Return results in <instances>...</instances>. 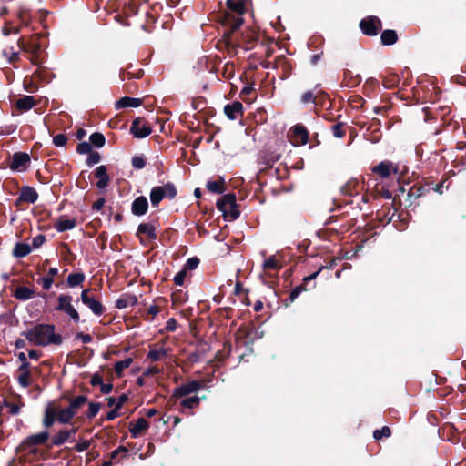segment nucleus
Returning <instances> with one entry per match:
<instances>
[{"instance_id": "4be33fe9", "label": "nucleus", "mask_w": 466, "mask_h": 466, "mask_svg": "<svg viewBox=\"0 0 466 466\" xmlns=\"http://www.w3.org/2000/svg\"><path fill=\"white\" fill-rule=\"evenodd\" d=\"M142 104L139 98L124 96L116 103V108L120 109L124 107H138Z\"/></svg>"}, {"instance_id": "c756f323", "label": "nucleus", "mask_w": 466, "mask_h": 466, "mask_svg": "<svg viewBox=\"0 0 466 466\" xmlns=\"http://www.w3.org/2000/svg\"><path fill=\"white\" fill-rule=\"evenodd\" d=\"M35 106V100L33 96H25L16 101V106L21 111H27Z\"/></svg>"}, {"instance_id": "aec40b11", "label": "nucleus", "mask_w": 466, "mask_h": 466, "mask_svg": "<svg viewBox=\"0 0 466 466\" xmlns=\"http://www.w3.org/2000/svg\"><path fill=\"white\" fill-rule=\"evenodd\" d=\"M76 414L71 410L69 407L57 410L56 409V421L61 424H68Z\"/></svg>"}, {"instance_id": "2f4dec72", "label": "nucleus", "mask_w": 466, "mask_h": 466, "mask_svg": "<svg viewBox=\"0 0 466 466\" xmlns=\"http://www.w3.org/2000/svg\"><path fill=\"white\" fill-rule=\"evenodd\" d=\"M87 401V398L86 396L80 395L76 398H73L69 401V408L71 410L76 414L77 410Z\"/></svg>"}, {"instance_id": "bb28decb", "label": "nucleus", "mask_w": 466, "mask_h": 466, "mask_svg": "<svg viewBox=\"0 0 466 466\" xmlns=\"http://www.w3.org/2000/svg\"><path fill=\"white\" fill-rule=\"evenodd\" d=\"M32 251V248L29 244L26 243H16L14 249L13 255L15 258H25Z\"/></svg>"}, {"instance_id": "20e7f679", "label": "nucleus", "mask_w": 466, "mask_h": 466, "mask_svg": "<svg viewBox=\"0 0 466 466\" xmlns=\"http://www.w3.org/2000/svg\"><path fill=\"white\" fill-rule=\"evenodd\" d=\"M55 309L66 313L74 322L77 323L80 320L79 314L75 307L72 305V297L68 294H60L57 298V305Z\"/></svg>"}, {"instance_id": "4d7b16f0", "label": "nucleus", "mask_w": 466, "mask_h": 466, "mask_svg": "<svg viewBox=\"0 0 466 466\" xmlns=\"http://www.w3.org/2000/svg\"><path fill=\"white\" fill-rule=\"evenodd\" d=\"M119 453H122L124 456H126L128 453V450L126 447H124V446L118 447L117 449H116L115 451H113L111 452V455H110L111 459L116 458V456Z\"/></svg>"}, {"instance_id": "ddd939ff", "label": "nucleus", "mask_w": 466, "mask_h": 466, "mask_svg": "<svg viewBox=\"0 0 466 466\" xmlns=\"http://www.w3.org/2000/svg\"><path fill=\"white\" fill-rule=\"evenodd\" d=\"M29 161L30 157L26 153H15L13 157L11 168L15 170H21L26 167Z\"/></svg>"}, {"instance_id": "f8f14e48", "label": "nucleus", "mask_w": 466, "mask_h": 466, "mask_svg": "<svg viewBox=\"0 0 466 466\" xmlns=\"http://www.w3.org/2000/svg\"><path fill=\"white\" fill-rule=\"evenodd\" d=\"M132 212L136 216H142L147 213L148 202L146 197H138L132 203Z\"/></svg>"}, {"instance_id": "680f3d73", "label": "nucleus", "mask_w": 466, "mask_h": 466, "mask_svg": "<svg viewBox=\"0 0 466 466\" xmlns=\"http://www.w3.org/2000/svg\"><path fill=\"white\" fill-rule=\"evenodd\" d=\"M301 100L303 103H310V102H314L315 101V98H314V96L312 94L311 91H308V92H305L302 96H301Z\"/></svg>"}, {"instance_id": "bf43d9fd", "label": "nucleus", "mask_w": 466, "mask_h": 466, "mask_svg": "<svg viewBox=\"0 0 466 466\" xmlns=\"http://www.w3.org/2000/svg\"><path fill=\"white\" fill-rule=\"evenodd\" d=\"M176 329H177V321H176V319H173V318H172V319H169L167 321V323H166L165 329H166L167 331H170V332H172V331H175V330H176Z\"/></svg>"}, {"instance_id": "09e8293b", "label": "nucleus", "mask_w": 466, "mask_h": 466, "mask_svg": "<svg viewBox=\"0 0 466 466\" xmlns=\"http://www.w3.org/2000/svg\"><path fill=\"white\" fill-rule=\"evenodd\" d=\"M357 181H349L344 187H341V192L345 195L353 194V189L357 186Z\"/></svg>"}, {"instance_id": "f03ea898", "label": "nucleus", "mask_w": 466, "mask_h": 466, "mask_svg": "<svg viewBox=\"0 0 466 466\" xmlns=\"http://www.w3.org/2000/svg\"><path fill=\"white\" fill-rule=\"evenodd\" d=\"M48 439H49L48 431H41V432L30 435L27 438H25L21 444V448L27 454L42 456L43 451H41L39 449H37L36 445H41V444L46 443Z\"/></svg>"}, {"instance_id": "79ce46f5", "label": "nucleus", "mask_w": 466, "mask_h": 466, "mask_svg": "<svg viewBox=\"0 0 466 466\" xmlns=\"http://www.w3.org/2000/svg\"><path fill=\"white\" fill-rule=\"evenodd\" d=\"M199 398L198 397H190V398H187L185 400H183L180 403V405L183 407V408H188V409H192V408H195L198 405L199 403Z\"/></svg>"}, {"instance_id": "72a5a7b5", "label": "nucleus", "mask_w": 466, "mask_h": 466, "mask_svg": "<svg viewBox=\"0 0 466 466\" xmlns=\"http://www.w3.org/2000/svg\"><path fill=\"white\" fill-rule=\"evenodd\" d=\"M18 382L24 388H26V387H28L30 385V370H29V368H27V369H19Z\"/></svg>"}, {"instance_id": "5fc2aeb1", "label": "nucleus", "mask_w": 466, "mask_h": 466, "mask_svg": "<svg viewBox=\"0 0 466 466\" xmlns=\"http://www.w3.org/2000/svg\"><path fill=\"white\" fill-rule=\"evenodd\" d=\"M91 149V145L87 142H82L77 146V152L80 154H89Z\"/></svg>"}, {"instance_id": "f704fd0d", "label": "nucleus", "mask_w": 466, "mask_h": 466, "mask_svg": "<svg viewBox=\"0 0 466 466\" xmlns=\"http://www.w3.org/2000/svg\"><path fill=\"white\" fill-rule=\"evenodd\" d=\"M84 280L85 275L83 273H74L67 277V284L71 288L80 285Z\"/></svg>"}, {"instance_id": "338daca9", "label": "nucleus", "mask_w": 466, "mask_h": 466, "mask_svg": "<svg viewBox=\"0 0 466 466\" xmlns=\"http://www.w3.org/2000/svg\"><path fill=\"white\" fill-rule=\"evenodd\" d=\"M113 386L110 383H104L100 385V390L104 394H108L112 391Z\"/></svg>"}, {"instance_id": "ea45409f", "label": "nucleus", "mask_w": 466, "mask_h": 466, "mask_svg": "<svg viewBox=\"0 0 466 466\" xmlns=\"http://www.w3.org/2000/svg\"><path fill=\"white\" fill-rule=\"evenodd\" d=\"M207 188L213 193H221L223 191V182L218 180L208 181Z\"/></svg>"}, {"instance_id": "7ed1b4c3", "label": "nucleus", "mask_w": 466, "mask_h": 466, "mask_svg": "<svg viewBox=\"0 0 466 466\" xmlns=\"http://www.w3.org/2000/svg\"><path fill=\"white\" fill-rule=\"evenodd\" d=\"M177 189L171 183H167L161 187H154L150 192V201L153 207H157L160 201L167 197L169 198H175Z\"/></svg>"}, {"instance_id": "7c9ffc66", "label": "nucleus", "mask_w": 466, "mask_h": 466, "mask_svg": "<svg viewBox=\"0 0 466 466\" xmlns=\"http://www.w3.org/2000/svg\"><path fill=\"white\" fill-rule=\"evenodd\" d=\"M25 406L24 402L18 401L16 403L11 402L8 400H5L2 408H5L7 410V412L11 415H17L20 412V410Z\"/></svg>"}, {"instance_id": "4c0bfd02", "label": "nucleus", "mask_w": 466, "mask_h": 466, "mask_svg": "<svg viewBox=\"0 0 466 466\" xmlns=\"http://www.w3.org/2000/svg\"><path fill=\"white\" fill-rule=\"evenodd\" d=\"M223 216L228 220H235L239 217V211L237 208L236 202L227 209L226 213H223Z\"/></svg>"}, {"instance_id": "de8ad7c7", "label": "nucleus", "mask_w": 466, "mask_h": 466, "mask_svg": "<svg viewBox=\"0 0 466 466\" xmlns=\"http://www.w3.org/2000/svg\"><path fill=\"white\" fill-rule=\"evenodd\" d=\"M390 435V430L387 426H384L381 430H376L373 432V437L376 440H380L382 437H389Z\"/></svg>"}, {"instance_id": "b1692460", "label": "nucleus", "mask_w": 466, "mask_h": 466, "mask_svg": "<svg viewBox=\"0 0 466 466\" xmlns=\"http://www.w3.org/2000/svg\"><path fill=\"white\" fill-rule=\"evenodd\" d=\"M35 296V291L27 287L19 286L14 292V297L19 300H28Z\"/></svg>"}, {"instance_id": "774afa93", "label": "nucleus", "mask_w": 466, "mask_h": 466, "mask_svg": "<svg viewBox=\"0 0 466 466\" xmlns=\"http://www.w3.org/2000/svg\"><path fill=\"white\" fill-rule=\"evenodd\" d=\"M160 372V370L157 366L149 367L145 372L144 375L150 376L154 374H157Z\"/></svg>"}, {"instance_id": "473e14b6", "label": "nucleus", "mask_w": 466, "mask_h": 466, "mask_svg": "<svg viewBox=\"0 0 466 466\" xmlns=\"http://www.w3.org/2000/svg\"><path fill=\"white\" fill-rule=\"evenodd\" d=\"M383 45H392L397 41V34L393 30H385L380 35Z\"/></svg>"}, {"instance_id": "5701e85b", "label": "nucleus", "mask_w": 466, "mask_h": 466, "mask_svg": "<svg viewBox=\"0 0 466 466\" xmlns=\"http://www.w3.org/2000/svg\"><path fill=\"white\" fill-rule=\"evenodd\" d=\"M58 274V269L56 268H51L48 269V272L46 277H43L37 280L39 284L42 285V288L46 290L49 289L52 287L54 282V277Z\"/></svg>"}, {"instance_id": "0eeeda50", "label": "nucleus", "mask_w": 466, "mask_h": 466, "mask_svg": "<svg viewBox=\"0 0 466 466\" xmlns=\"http://www.w3.org/2000/svg\"><path fill=\"white\" fill-rule=\"evenodd\" d=\"M360 26L365 35H376L381 29V23L376 16H369L360 21Z\"/></svg>"}, {"instance_id": "a878e982", "label": "nucleus", "mask_w": 466, "mask_h": 466, "mask_svg": "<svg viewBox=\"0 0 466 466\" xmlns=\"http://www.w3.org/2000/svg\"><path fill=\"white\" fill-rule=\"evenodd\" d=\"M76 227V220L74 218H60L55 223V228L58 232H64L73 229Z\"/></svg>"}, {"instance_id": "13d9d810", "label": "nucleus", "mask_w": 466, "mask_h": 466, "mask_svg": "<svg viewBox=\"0 0 466 466\" xmlns=\"http://www.w3.org/2000/svg\"><path fill=\"white\" fill-rule=\"evenodd\" d=\"M332 132L336 137H342L345 135V132L343 131L342 126L340 124L333 126Z\"/></svg>"}, {"instance_id": "3c124183", "label": "nucleus", "mask_w": 466, "mask_h": 466, "mask_svg": "<svg viewBox=\"0 0 466 466\" xmlns=\"http://www.w3.org/2000/svg\"><path fill=\"white\" fill-rule=\"evenodd\" d=\"M66 137L62 134H58L53 137V143L56 147H63L66 145Z\"/></svg>"}, {"instance_id": "6e6d98bb", "label": "nucleus", "mask_w": 466, "mask_h": 466, "mask_svg": "<svg viewBox=\"0 0 466 466\" xmlns=\"http://www.w3.org/2000/svg\"><path fill=\"white\" fill-rule=\"evenodd\" d=\"M91 442L89 441H81L76 444L75 450L78 452L86 451L90 447Z\"/></svg>"}, {"instance_id": "1a4fd4ad", "label": "nucleus", "mask_w": 466, "mask_h": 466, "mask_svg": "<svg viewBox=\"0 0 466 466\" xmlns=\"http://www.w3.org/2000/svg\"><path fill=\"white\" fill-rule=\"evenodd\" d=\"M202 388V384L197 380H192L188 383L182 384L174 390V396L184 397L188 394L194 393Z\"/></svg>"}, {"instance_id": "e2e57ef3", "label": "nucleus", "mask_w": 466, "mask_h": 466, "mask_svg": "<svg viewBox=\"0 0 466 466\" xmlns=\"http://www.w3.org/2000/svg\"><path fill=\"white\" fill-rule=\"evenodd\" d=\"M76 339H80L83 343H89L92 341V337L89 334L79 332L76 335Z\"/></svg>"}, {"instance_id": "9d476101", "label": "nucleus", "mask_w": 466, "mask_h": 466, "mask_svg": "<svg viewBox=\"0 0 466 466\" xmlns=\"http://www.w3.org/2000/svg\"><path fill=\"white\" fill-rule=\"evenodd\" d=\"M372 171L378 174L380 177H389L392 173H397V167L389 161H382L378 166L372 168Z\"/></svg>"}, {"instance_id": "8fccbe9b", "label": "nucleus", "mask_w": 466, "mask_h": 466, "mask_svg": "<svg viewBox=\"0 0 466 466\" xmlns=\"http://www.w3.org/2000/svg\"><path fill=\"white\" fill-rule=\"evenodd\" d=\"M187 272V271L184 268L177 272L174 277V282L178 286H182L184 284Z\"/></svg>"}, {"instance_id": "f3484780", "label": "nucleus", "mask_w": 466, "mask_h": 466, "mask_svg": "<svg viewBox=\"0 0 466 466\" xmlns=\"http://www.w3.org/2000/svg\"><path fill=\"white\" fill-rule=\"evenodd\" d=\"M236 202V197L234 194L224 195L221 198L217 201V208L223 213L227 212L234 203Z\"/></svg>"}, {"instance_id": "6ab92c4d", "label": "nucleus", "mask_w": 466, "mask_h": 466, "mask_svg": "<svg viewBox=\"0 0 466 466\" xmlns=\"http://www.w3.org/2000/svg\"><path fill=\"white\" fill-rule=\"evenodd\" d=\"M137 303L136 296L131 294H123L116 301V307L119 309H126L127 307L135 306Z\"/></svg>"}, {"instance_id": "a18cd8bd", "label": "nucleus", "mask_w": 466, "mask_h": 466, "mask_svg": "<svg viewBox=\"0 0 466 466\" xmlns=\"http://www.w3.org/2000/svg\"><path fill=\"white\" fill-rule=\"evenodd\" d=\"M2 32L5 35H9L12 33L18 34L20 32L19 26H14L12 23H5L4 25Z\"/></svg>"}, {"instance_id": "2eb2a0df", "label": "nucleus", "mask_w": 466, "mask_h": 466, "mask_svg": "<svg viewBox=\"0 0 466 466\" xmlns=\"http://www.w3.org/2000/svg\"><path fill=\"white\" fill-rule=\"evenodd\" d=\"M95 175H96V177L98 179L97 183H96V187L99 189L105 188L108 185V182H109V177L106 172V167L103 165L99 166L98 167H96Z\"/></svg>"}, {"instance_id": "37998d69", "label": "nucleus", "mask_w": 466, "mask_h": 466, "mask_svg": "<svg viewBox=\"0 0 466 466\" xmlns=\"http://www.w3.org/2000/svg\"><path fill=\"white\" fill-rule=\"evenodd\" d=\"M101 408L100 403L96 402H90L88 405V410L86 411V417L88 419H92L96 416V414L99 412Z\"/></svg>"}, {"instance_id": "c03bdc74", "label": "nucleus", "mask_w": 466, "mask_h": 466, "mask_svg": "<svg viewBox=\"0 0 466 466\" xmlns=\"http://www.w3.org/2000/svg\"><path fill=\"white\" fill-rule=\"evenodd\" d=\"M105 137L100 133H94L90 136V142L96 147H103L105 145Z\"/></svg>"}, {"instance_id": "6e6552de", "label": "nucleus", "mask_w": 466, "mask_h": 466, "mask_svg": "<svg viewBox=\"0 0 466 466\" xmlns=\"http://www.w3.org/2000/svg\"><path fill=\"white\" fill-rule=\"evenodd\" d=\"M131 133L137 138H144L152 132L151 127L141 118H136L130 128Z\"/></svg>"}, {"instance_id": "052dcab7", "label": "nucleus", "mask_w": 466, "mask_h": 466, "mask_svg": "<svg viewBox=\"0 0 466 466\" xmlns=\"http://www.w3.org/2000/svg\"><path fill=\"white\" fill-rule=\"evenodd\" d=\"M45 242V237L43 235H38L33 238L32 246L34 248H39Z\"/></svg>"}, {"instance_id": "864d4df0", "label": "nucleus", "mask_w": 466, "mask_h": 466, "mask_svg": "<svg viewBox=\"0 0 466 466\" xmlns=\"http://www.w3.org/2000/svg\"><path fill=\"white\" fill-rule=\"evenodd\" d=\"M100 161V155L97 152H90L87 157V165L93 166Z\"/></svg>"}, {"instance_id": "a19ab883", "label": "nucleus", "mask_w": 466, "mask_h": 466, "mask_svg": "<svg viewBox=\"0 0 466 466\" xmlns=\"http://www.w3.org/2000/svg\"><path fill=\"white\" fill-rule=\"evenodd\" d=\"M263 268L265 269H279L280 265L277 258L274 256H271L264 261Z\"/></svg>"}, {"instance_id": "c85d7f7f", "label": "nucleus", "mask_w": 466, "mask_h": 466, "mask_svg": "<svg viewBox=\"0 0 466 466\" xmlns=\"http://www.w3.org/2000/svg\"><path fill=\"white\" fill-rule=\"evenodd\" d=\"M17 18L22 25L27 26L31 22V12L25 6H19L17 11Z\"/></svg>"}, {"instance_id": "c9c22d12", "label": "nucleus", "mask_w": 466, "mask_h": 466, "mask_svg": "<svg viewBox=\"0 0 466 466\" xmlns=\"http://www.w3.org/2000/svg\"><path fill=\"white\" fill-rule=\"evenodd\" d=\"M167 354V351L164 348L151 349L148 351L147 357L153 361H157V360H161Z\"/></svg>"}, {"instance_id": "393cba45", "label": "nucleus", "mask_w": 466, "mask_h": 466, "mask_svg": "<svg viewBox=\"0 0 466 466\" xmlns=\"http://www.w3.org/2000/svg\"><path fill=\"white\" fill-rule=\"evenodd\" d=\"M18 46L22 50L34 55L40 50V45L35 42L33 39L29 42H26L24 37H21L18 40Z\"/></svg>"}, {"instance_id": "69168bd1", "label": "nucleus", "mask_w": 466, "mask_h": 466, "mask_svg": "<svg viewBox=\"0 0 466 466\" xmlns=\"http://www.w3.org/2000/svg\"><path fill=\"white\" fill-rule=\"evenodd\" d=\"M103 382L102 377L98 373H95L90 380L91 385L93 386H100Z\"/></svg>"}, {"instance_id": "cd10ccee", "label": "nucleus", "mask_w": 466, "mask_h": 466, "mask_svg": "<svg viewBox=\"0 0 466 466\" xmlns=\"http://www.w3.org/2000/svg\"><path fill=\"white\" fill-rule=\"evenodd\" d=\"M149 424L144 418H140L137 420L134 426L130 429V432L133 437H137L142 431L148 428Z\"/></svg>"}, {"instance_id": "a211bd4d", "label": "nucleus", "mask_w": 466, "mask_h": 466, "mask_svg": "<svg viewBox=\"0 0 466 466\" xmlns=\"http://www.w3.org/2000/svg\"><path fill=\"white\" fill-rule=\"evenodd\" d=\"M243 109L240 102H233L232 104L226 105L224 112L229 119H237L238 116L241 114Z\"/></svg>"}, {"instance_id": "4468645a", "label": "nucleus", "mask_w": 466, "mask_h": 466, "mask_svg": "<svg viewBox=\"0 0 466 466\" xmlns=\"http://www.w3.org/2000/svg\"><path fill=\"white\" fill-rule=\"evenodd\" d=\"M56 420V408L49 403L44 411L43 425L46 428H50Z\"/></svg>"}, {"instance_id": "423d86ee", "label": "nucleus", "mask_w": 466, "mask_h": 466, "mask_svg": "<svg viewBox=\"0 0 466 466\" xmlns=\"http://www.w3.org/2000/svg\"><path fill=\"white\" fill-rule=\"evenodd\" d=\"M91 289H86L81 292V301L96 316H101L105 312V307L102 303L90 296Z\"/></svg>"}, {"instance_id": "603ef678", "label": "nucleus", "mask_w": 466, "mask_h": 466, "mask_svg": "<svg viewBox=\"0 0 466 466\" xmlns=\"http://www.w3.org/2000/svg\"><path fill=\"white\" fill-rule=\"evenodd\" d=\"M198 263H199V259L198 258H191L187 259V261L184 267V269H186L187 271L195 269L198 266Z\"/></svg>"}, {"instance_id": "e433bc0d", "label": "nucleus", "mask_w": 466, "mask_h": 466, "mask_svg": "<svg viewBox=\"0 0 466 466\" xmlns=\"http://www.w3.org/2000/svg\"><path fill=\"white\" fill-rule=\"evenodd\" d=\"M227 5L230 10L235 11L238 15H241L245 11L244 4L240 1L227 0Z\"/></svg>"}, {"instance_id": "412c9836", "label": "nucleus", "mask_w": 466, "mask_h": 466, "mask_svg": "<svg viewBox=\"0 0 466 466\" xmlns=\"http://www.w3.org/2000/svg\"><path fill=\"white\" fill-rule=\"evenodd\" d=\"M76 432V429H73L71 431L63 430L57 432L52 439V443L55 446H60L64 444L71 435Z\"/></svg>"}, {"instance_id": "9b49d317", "label": "nucleus", "mask_w": 466, "mask_h": 466, "mask_svg": "<svg viewBox=\"0 0 466 466\" xmlns=\"http://www.w3.org/2000/svg\"><path fill=\"white\" fill-rule=\"evenodd\" d=\"M137 236L141 240H150L156 238L155 227L150 223H142L137 228Z\"/></svg>"}, {"instance_id": "0e129e2a", "label": "nucleus", "mask_w": 466, "mask_h": 466, "mask_svg": "<svg viewBox=\"0 0 466 466\" xmlns=\"http://www.w3.org/2000/svg\"><path fill=\"white\" fill-rule=\"evenodd\" d=\"M18 359L19 360L22 362L21 366L19 367V369H27L29 368V363L27 361V359H26V356H25V353L24 352H20L18 354Z\"/></svg>"}, {"instance_id": "dca6fc26", "label": "nucleus", "mask_w": 466, "mask_h": 466, "mask_svg": "<svg viewBox=\"0 0 466 466\" xmlns=\"http://www.w3.org/2000/svg\"><path fill=\"white\" fill-rule=\"evenodd\" d=\"M38 198L37 192L31 187H25L20 192L18 200L27 203H35Z\"/></svg>"}, {"instance_id": "58836bf2", "label": "nucleus", "mask_w": 466, "mask_h": 466, "mask_svg": "<svg viewBox=\"0 0 466 466\" xmlns=\"http://www.w3.org/2000/svg\"><path fill=\"white\" fill-rule=\"evenodd\" d=\"M132 363V359L127 358L115 364V370L117 375H121L125 369H127Z\"/></svg>"}, {"instance_id": "49530a36", "label": "nucleus", "mask_w": 466, "mask_h": 466, "mask_svg": "<svg viewBox=\"0 0 466 466\" xmlns=\"http://www.w3.org/2000/svg\"><path fill=\"white\" fill-rule=\"evenodd\" d=\"M132 166L134 168L141 169L146 166V159L142 156H136L132 158Z\"/></svg>"}, {"instance_id": "39448f33", "label": "nucleus", "mask_w": 466, "mask_h": 466, "mask_svg": "<svg viewBox=\"0 0 466 466\" xmlns=\"http://www.w3.org/2000/svg\"><path fill=\"white\" fill-rule=\"evenodd\" d=\"M289 139L296 147L303 146L308 143L309 133L304 126L296 125L289 130Z\"/></svg>"}, {"instance_id": "f257e3e1", "label": "nucleus", "mask_w": 466, "mask_h": 466, "mask_svg": "<svg viewBox=\"0 0 466 466\" xmlns=\"http://www.w3.org/2000/svg\"><path fill=\"white\" fill-rule=\"evenodd\" d=\"M25 339L35 346L60 345L62 337L55 332V326L51 324H38L25 331Z\"/></svg>"}]
</instances>
